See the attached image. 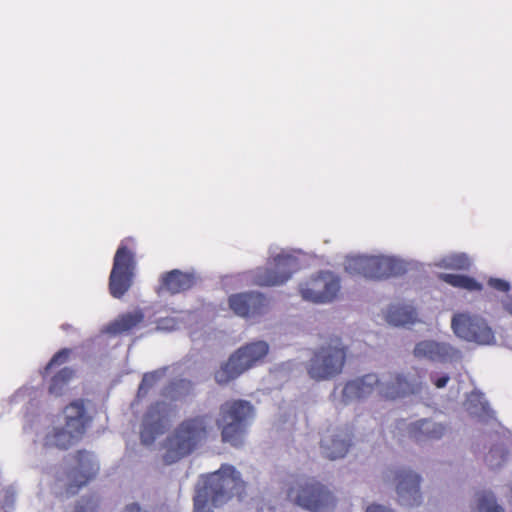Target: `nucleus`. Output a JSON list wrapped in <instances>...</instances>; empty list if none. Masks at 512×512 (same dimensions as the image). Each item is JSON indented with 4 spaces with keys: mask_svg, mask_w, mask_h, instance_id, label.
Returning a JSON list of instances; mask_svg holds the SVG:
<instances>
[{
    "mask_svg": "<svg viewBox=\"0 0 512 512\" xmlns=\"http://www.w3.org/2000/svg\"><path fill=\"white\" fill-rule=\"evenodd\" d=\"M421 389V376L417 371L410 377L395 374L384 380H380L374 373H368L345 384L342 391V400L344 403L362 400L370 397L374 392H377L383 399L394 400L419 393Z\"/></svg>",
    "mask_w": 512,
    "mask_h": 512,
    "instance_id": "obj_1",
    "label": "nucleus"
},
{
    "mask_svg": "<svg viewBox=\"0 0 512 512\" xmlns=\"http://www.w3.org/2000/svg\"><path fill=\"white\" fill-rule=\"evenodd\" d=\"M245 482L240 473L231 465L221 468L205 476L194 496V512H212L209 504L218 507L227 502L232 496L242 497Z\"/></svg>",
    "mask_w": 512,
    "mask_h": 512,
    "instance_id": "obj_2",
    "label": "nucleus"
},
{
    "mask_svg": "<svg viewBox=\"0 0 512 512\" xmlns=\"http://www.w3.org/2000/svg\"><path fill=\"white\" fill-rule=\"evenodd\" d=\"M211 416L197 415L184 419L162 444V460L171 465L189 456L197 447L207 440L211 431Z\"/></svg>",
    "mask_w": 512,
    "mask_h": 512,
    "instance_id": "obj_3",
    "label": "nucleus"
},
{
    "mask_svg": "<svg viewBox=\"0 0 512 512\" xmlns=\"http://www.w3.org/2000/svg\"><path fill=\"white\" fill-rule=\"evenodd\" d=\"M254 408L246 400H230L220 406L217 425L221 430L223 443L233 447L243 445L249 419L253 417Z\"/></svg>",
    "mask_w": 512,
    "mask_h": 512,
    "instance_id": "obj_4",
    "label": "nucleus"
},
{
    "mask_svg": "<svg viewBox=\"0 0 512 512\" xmlns=\"http://www.w3.org/2000/svg\"><path fill=\"white\" fill-rule=\"evenodd\" d=\"M347 347L339 337L330 338L314 352L306 365L307 374L314 381H326L339 375L346 363Z\"/></svg>",
    "mask_w": 512,
    "mask_h": 512,
    "instance_id": "obj_5",
    "label": "nucleus"
},
{
    "mask_svg": "<svg viewBox=\"0 0 512 512\" xmlns=\"http://www.w3.org/2000/svg\"><path fill=\"white\" fill-rule=\"evenodd\" d=\"M268 350L269 346L265 341L250 342L241 346L215 372V381L219 385H225L235 380L260 362L267 355Z\"/></svg>",
    "mask_w": 512,
    "mask_h": 512,
    "instance_id": "obj_6",
    "label": "nucleus"
},
{
    "mask_svg": "<svg viewBox=\"0 0 512 512\" xmlns=\"http://www.w3.org/2000/svg\"><path fill=\"white\" fill-rule=\"evenodd\" d=\"M134 240L125 238L118 246L109 276V292L114 298H122L133 284L136 269Z\"/></svg>",
    "mask_w": 512,
    "mask_h": 512,
    "instance_id": "obj_7",
    "label": "nucleus"
},
{
    "mask_svg": "<svg viewBox=\"0 0 512 512\" xmlns=\"http://www.w3.org/2000/svg\"><path fill=\"white\" fill-rule=\"evenodd\" d=\"M299 270L298 259L290 254H278L266 266L249 272L252 285L260 287L280 286L286 283Z\"/></svg>",
    "mask_w": 512,
    "mask_h": 512,
    "instance_id": "obj_8",
    "label": "nucleus"
},
{
    "mask_svg": "<svg viewBox=\"0 0 512 512\" xmlns=\"http://www.w3.org/2000/svg\"><path fill=\"white\" fill-rule=\"evenodd\" d=\"M288 498L312 512H323L334 506V497L321 483L312 480L298 483L288 490Z\"/></svg>",
    "mask_w": 512,
    "mask_h": 512,
    "instance_id": "obj_9",
    "label": "nucleus"
},
{
    "mask_svg": "<svg viewBox=\"0 0 512 512\" xmlns=\"http://www.w3.org/2000/svg\"><path fill=\"white\" fill-rule=\"evenodd\" d=\"M454 333L470 342L490 344L494 340V333L486 321L475 315L466 313L455 314L451 321Z\"/></svg>",
    "mask_w": 512,
    "mask_h": 512,
    "instance_id": "obj_10",
    "label": "nucleus"
},
{
    "mask_svg": "<svg viewBox=\"0 0 512 512\" xmlns=\"http://www.w3.org/2000/svg\"><path fill=\"white\" fill-rule=\"evenodd\" d=\"M340 290V280L331 272H320L300 286L304 300L314 303L331 302Z\"/></svg>",
    "mask_w": 512,
    "mask_h": 512,
    "instance_id": "obj_11",
    "label": "nucleus"
},
{
    "mask_svg": "<svg viewBox=\"0 0 512 512\" xmlns=\"http://www.w3.org/2000/svg\"><path fill=\"white\" fill-rule=\"evenodd\" d=\"M75 465L67 472L66 492L76 494L83 486L95 478L99 467L93 456L86 450H78L74 454Z\"/></svg>",
    "mask_w": 512,
    "mask_h": 512,
    "instance_id": "obj_12",
    "label": "nucleus"
},
{
    "mask_svg": "<svg viewBox=\"0 0 512 512\" xmlns=\"http://www.w3.org/2000/svg\"><path fill=\"white\" fill-rule=\"evenodd\" d=\"M228 306L241 318L255 319L267 313L269 301L263 293L248 291L231 294L228 297Z\"/></svg>",
    "mask_w": 512,
    "mask_h": 512,
    "instance_id": "obj_13",
    "label": "nucleus"
},
{
    "mask_svg": "<svg viewBox=\"0 0 512 512\" xmlns=\"http://www.w3.org/2000/svg\"><path fill=\"white\" fill-rule=\"evenodd\" d=\"M169 422V408L164 402L150 405L143 417L140 438L143 444L150 445L164 433Z\"/></svg>",
    "mask_w": 512,
    "mask_h": 512,
    "instance_id": "obj_14",
    "label": "nucleus"
},
{
    "mask_svg": "<svg viewBox=\"0 0 512 512\" xmlns=\"http://www.w3.org/2000/svg\"><path fill=\"white\" fill-rule=\"evenodd\" d=\"M352 445V433L348 429H327L320 442L322 455L329 460L343 458Z\"/></svg>",
    "mask_w": 512,
    "mask_h": 512,
    "instance_id": "obj_15",
    "label": "nucleus"
},
{
    "mask_svg": "<svg viewBox=\"0 0 512 512\" xmlns=\"http://www.w3.org/2000/svg\"><path fill=\"white\" fill-rule=\"evenodd\" d=\"M395 480L400 504L417 506L421 503V478L418 474L411 470H399L396 473Z\"/></svg>",
    "mask_w": 512,
    "mask_h": 512,
    "instance_id": "obj_16",
    "label": "nucleus"
},
{
    "mask_svg": "<svg viewBox=\"0 0 512 512\" xmlns=\"http://www.w3.org/2000/svg\"><path fill=\"white\" fill-rule=\"evenodd\" d=\"M196 280L194 273L173 269L161 275L157 292H166L170 295L183 293L193 288Z\"/></svg>",
    "mask_w": 512,
    "mask_h": 512,
    "instance_id": "obj_17",
    "label": "nucleus"
},
{
    "mask_svg": "<svg viewBox=\"0 0 512 512\" xmlns=\"http://www.w3.org/2000/svg\"><path fill=\"white\" fill-rule=\"evenodd\" d=\"M63 413L65 417L64 426L82 438L92 421L91 416L87 413L84 400L72 401L64 408Z\"/></svg>",
    "mask_w": 512,
    "mask_h": 512,
    "instance_id": "obj_18",
    "label": "nucleus"
},
{
    "mask_svg": "<svg viewBox=\"0 0 512 512\" xmlns=\"http://www.w3.org/2000/svg\"><path fill=\"white\" fill-rule=\"evenodd\" d=\"M457 350L446 343H439L432 340H424L416 344L414 355L418 358H426L431 361L445 362L452 359Z\"/></svg>",
    "mask_w": 512,
    "mask_h": 512,
    "instance_id": "obj_19",
    "label": "nucleus"
},
{
    "mask_svg": "<svg viewBox=\"0 0 512 512\" xmlns=\"http://www.w3.org/2000/svg\"><path fill=\"white\" fill-rule=\"evenodd\" d=\"M403 265L398 260L386 256H371L369 279H385L401 274Z\"/></svg>",
    "mask_w": 512,
    "mask_h": 512,
    "instance_id": "obj_20",
    "label": "nucleus"
},
{
    "mask_svg": "<svg viewBox=\"0 0 512 512\" xmlns=\"http://www.w3.org/2000/svg\"><path fill=\"white\" fill-rule=\"evenodd\" d=\"M81 438L66 428L54 427L52 430L47 432L43 439V446L45 448H58L60 450H67L71 446L75 445Z\"/></svg>",
    "mask_w": 512,
    "mask_h": 512,
    "instance_id": "obj_21",
    "label": "nucleus"
},
{
    "mask_svg": "<svg viewBox=\"0 0 512 512\" xmlns=\"http://www.w3.org/2000/svg\"><path fill=\"white\" fill-rule=\"evenodd\" d=\"M445 432V427L432 420L422 419L411 424L410 436L417 442L440 439Z\"/></svg>",
    "mask_w": 512,
    "mask_h": 512,
    "instance_id": "obj_22",
    "label": "nucleus"
},
{
    "mask_svg": "<svg viewBox=\"0 0 512 512\" xmlns=\"http://www.w3.org/2000/svg\"><path fill=\"white\" fill-rule=\"evenodd\" d=\"M143 320L144 313L140 309L127 312L119 315L111 322L107 327V331L113 335L128 333L138 327Z\"/></svg>",
    "mask_w": 512,
    "mask_h": 512,
    "instance_id": "obj_23",
    "label": "nucleus"
},
{
    "mask_svg": "<svg viewBox=\"0 0 512 512\" xmlns=\"http://www.w3.org/2000/svg\"><path fill=\"white\" fill-rule=\"evenodd\" d=\"M416 319V310L409 305H391L386 313V321L394 326L413 324Z\"/></svg>",
    "mask_w": 512,
    "mask_h": 512,
    "instance_id": "obj_24",
    "label": "nucleus"
},
{
    "mask_svg": "<svg viewBox=\"0 0 512 512\" xmlns=\"http://www.w3.org/2000/svg\"><path fill=\"white\" fill-rule=\"evenodd\" d=\"M438 278L453 287L468 291H481L483 289V285L481 283L466 275L440 273Z\"/></svg>",
    "mask_w": 512,
    "mask_h": 512,
    "instance_id": "obj_25",
    "label": "nucleus"
},
{
    "mask_svg": "<svg viewBox=\"0 0 512 512\" xmlns=\"http://www.w3.org/2000/svg\"><path fill=\"white\" fill-rule=\"evenodd\" d=\"M74 370L70 367H64L60 369L50 379L48 391L51 395L61 396L66 390L69 382L74 377Z\"/></svg>",
    "mask_w": 512,
    "mask_h": 512,
    "instance_id": "obj_26",
    "label": "nucleus"
},
{
    "mask_svg": "<svg viewBox=\"0 0 512 512\" xmlns=\"http://www.w3.org/2000/svg\"><path fill=\"white\" fill-rule=\"evenodd\" d=\"M371 256L356 255L349 256L345 260V271L353 276L368 278Z\"/></svg>",
    "mask_w": 512,
    "mask_h": 512,
    "instance_id": "obj_27",
    "label": "nucleus"
},
{
    "mask_svg": "<svg viewBox=\"0 0 512 512\" xmlns=\"http://www.w3.org/2000/svg\"><path fill=\"white\" fill-rule=\"evenodd\" d=\"M473 512H504V509L497 504L492 492L481 491L476 494V507Z\"/></svg>",
    "mask_w": 512,
    "mask_h": 512,
    "instance_id": "obj_28",
    "label": "nucleus"
},
{
    "mask_svg": "<svg viewBox=\"0 0 512 512\" xmlns=\"http://www.w3.org/2000/svg\"><path fill=\"white\" fill-rule=\"evenodd\" d=\"M471 261L465 254L450 255L442 260V266L447 269L466 271L470 268Z\"/></svg>",
    "mask_w": 512,
    "mask_h": 512,
    "instance_id": "obj_29",
    "label": "nucleus"
},
{
    "mask_svg": "<svg viewBox=\"0 0 512 512\" xmlns=\"http://www.w3.org/2000/svg\"><path fill=\"white\" fill-rule=\"evenodd\" d=\"M162 375L163 374L159 371L145 373L138 387L137 398L141 399L146 397L150 389L160 381Z\"/></svg>",
    "mask_w": 512,
    "mask_h": 512,
    "instance_id": "obj_30",
    "label": "nucleus"
},
{
    "mask_svg": "<svg viewBox=\"0 0 512 512\" xmlns=\"http://www.w3.org/2000/svg\"><path fill=\"white\" fill-rule=\"evenodd\" d=\"M71 353L72 350L70 348H62L58 352H56L50 359V361L46 364V366L43 368V370L40 372L42 377H47L52 368L65 364L69 360Z\"/></svg>",
    "mask_w": 512,
    "mask_h": 512,
    "instance_id": "obj_31",
    "label": "nucleus"
},
{
    "mask_svg": "<svg viewBox=\"0 0 512 512\" xmlns=\"http://www.w3.org/2000/svg\"><path fill=\"white\" fill-rule=\"evenodd\" d=\"M193 388V384L190 380H187V379H177L173 382H171L170 386H169V389L171 391H175V392H179L181 393L182 391L184 393H189Z\"/></svg>",
    "mask_w": 512,
    "mask_h": 512,
    "instance_id": "obj_32",
    "label": "nucleus"
},
{
    "mask_svg": "<svg viewBox=\"0 0 512 512\" xmlns=\"http://www.w3.org/2000/svg\"><path fill=\"white\" fill-rule=\"evenodd\" d=\"M487 284L490 288L503 293H508L511 288L510 283L501 278H490Z\"/></svg>",
    "mask_w": 512,
    "mask_h": 512,
    "instance_id": "obj_33",
    "label": "nucleus"
},
{
    "mask_svg": "<svg viewBox=\"0 0 512 512\" xmlns=\"http://www.w3.org/2000/svg\"><path fill=\"white\" fill-rule=\"evenodd\" d=\"M97 507L96 501L92 498H88L78 503L75 512H97Z\"/></svg>",
    "mask_w": 512,
    "mask_h": 512,
    "instance_id": "obj_34",
    "label": "nucleus"
},
{
    "mask_svg": "<svg viewBox=\"0 0 512 512\" xmlns=\"http://www.w3.org/2000/svg\"><path fill=\"white\" fill-rule=\"evenodd\" d=\"M366 512H394L385 506L379 504H371L366 508Z\"/></svg>",
    "mask_w": 512,
    "mask_h": 512,
    "instance_id": "obj_35",
    "label": "nucleus"
},
{
    "mask_svg": "<svg viewBox=\"0 0 512 512\" xmlns=\"http://www.w3.org/2000/svg\"><path fill=\"white\" fill-rule=\"evenodd\" d=\"M449 379L450 378L448 375H443L441 377L434 379L433 383L437 388H444L447 385Z\"/></svg>",
    "mask_w": 512,
    "mask_h": 512,
    "instance_id": "obj_36",
    "label": "nucleus"
},
{
    "mask_svg": "<svg viewBox=\"0 0 512 512\" xmlns=\"http://www.w3.org/2000/svg\"><path fill=\"white\" fill-rule=\"evenodd\" d=\"M122 512H147V511L143 510L139 506V504L132 503V504L127 505Z\"/></svg>",
    "mask_w": 512,
    "mask_h": 512,
    "instance_id": "obj_37",
    "label": "nucleus"
},
{
    "mask_svg": "<svg viewBox=\"0 0 512 512\" xmlns=\"http://www.w3.org/2000/svg\"><path fill=\"white\" fill-rule=\"evenodd\" d=\"M494 452H495V453H499V454H500V457H501L503 460H505L506 452H505L504 450H502V449H495V450H494V449H491V451H490V455H492Z\"/></svg>",
    "mask_w": 512,
    "mask_h": 512,
    "instance_id": "obj_38",
    "label": "nucleus"
},
{
    "mask_svg": "<svg viewBox=\"0 0 512 512\" xmlns=\"http://www.w3.org/2000/svg\"><path fill=\"white\" fill-rule=\"evenodd\" d=\"M506 311L512 315V300L505 304Z\"/></svg>",
    "mask_w": 512,
    "mask_h": 512,
    "instance_id": "obj_39",
    "label": "nucleus"
},
{
    "mask_svg": "<svg viewBox=\"0 0 512 512\" xmlns=\"http://www.w3.org/2000/svg\"><path fill=\"white\" fill-rule=\"evenodd\" d=\"M61 328H62L63 330H68V329H70V328H71V325H69V324H63V325L61 326Z\"/></svg>",
    "mask_w": 512,
    "mask_h": 512,
    "instance_id": "obj_40",
    "label": "nucleus"
}]
</instances>
